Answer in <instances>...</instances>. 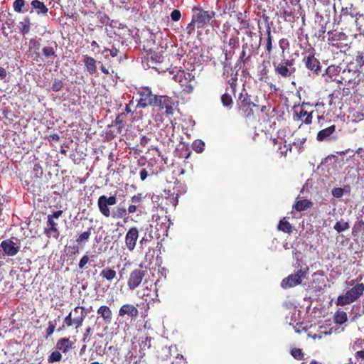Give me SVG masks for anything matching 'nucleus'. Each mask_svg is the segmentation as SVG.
I'll list each match as a JSON object with an SVG mask.
<instances>
[{"mask_svg": "<svg viewBox=\"0 0 364 364\" xmlns=\"http://www.w3.org/2000/svg\"><path fill=\"white\" fill-rule=\"evenodd\" d=\"M195 74V69L191 70L179 69L173 75V78L180 85L183 92L190 94L193 91L196 83Z\"/></svg>", "mask_w": 364, "mask_h": 364, "instance_id": "1", "label": "nucleus"}, {"mask_svg": "<svg viewBox=\"0 0 364 364\" xmlns=\"http://www.w3.org/2000/svg\"><path fill=\"white\" fill-rule=\"evenodd\" d=\"M327 34V42L329 46L343 53L349 50L351 42L344 32L333 30L329 31Z\"/></svg>", "mask_w": 364, "mask_h": 364, "instance_id": "2", "label": "nucleus"}, {"mask_svg": "<svg viewBox=\"0 0 364 364\" xmlns=\"http://www.w3.org/2000/svg\"><path fill=\"white\" fill-rule=\"evenodd\" d=\"M192 13L193 21L196 23L198 28H203L205 26L215 22V12L213 10L205 11L200 6H194Z\"/></svg>", "mask_w": 364, "mask_h": 364, "instance_id": "3", "label": "nucleus"}, {"mask_svg": "<svg viewBox=\"0 0 364 364\" xmlns=\"http://www.w3.org/2000/svg\"><path fill=\"white\" fill-rule=\"evenodd\" d=\"M237 107L241 115L248 119L254 118V107H257L255 103L252 102L250 96L247 94L240 93L237 101Z\"/></svg>", "mask_w": 364, "mask_h": 364, "instance_id": "4", "label": "nucleus"}, {"mask_svg": "<svg viewBox=\"0 0 364 364\" xmlns=\"http://www.w3.org/2000/svg\"><path fill=\"white\" fill-rule=\"evenodd\" d=\"M364 292V284H356L353 287L348 290L345 294L341 295L337 299V305L345 306L357 301Z\"/></svg>", "mask_w": 364, "mask_h": 364, "instance_id": "5", "label": "nucleus"}, {"mask_svg": "<svg viewBox=\"0 0 364 364\" xmlns=\"http://www.w3.org/2000/svg\"><path fill=\"white\" fill-rule=\"evenodd\" d=\"M273 67L275 73L283 78L294 77L296 68L294 67V59H284L281 62L274 61Z\"/></svg>", "mask_w": 364, "mask_h": 364, "instance_id": "6", "label": "nucleus"}, {"mask_svg": "<svg viewBox=\"0 0 364 364\" xmlns=\"http://www.w3.org/2000/svg\"><path fill=\"white\" fill-rule=\"evenodd\" d=\"M309 273V267L301 268L294 274H291L284 278L281 282V287L284 289H289L301 284L302 280L307 277Z\"/></svg>", "mask_w": 364, "mask_h": 364, "instance_id": "7", "label": "nucleus"}, {"mask_svg": "<svg viewBox=\"0 0 364 364\" xmlns=\"http://www.w3.org/2000/svg\"><path fill=\"white\" fill-rule=\"evenodd\" d=\"M223 65V77L225 82L230 85L231 92L235 95L237 86L238 80V71L240 68H236V65L232 66L231 65Z\"/></svg>", "mask_w": 364, "mask_h": 364, "instance_id": "8", "label": "nucleus"}, {"mask_svg": "<svg viewBox=\"0 0 364 364\" xmlns=\"http://www.w3.org/2000/svg\"><path fill=\"white\" fill-rule=\"evenodd\" d=\"M300 0H282L277 6L281 16L287 22H294L296 19L295 9L293 4L299 3Z\"/></svg>", "mask_w": 364, "mask_h": 364, "instance_id": "9", "label": "nucleus"}, {"mask_svg": "<svg viewBox=\"0 0 364 364\" xmlns=\"http://www.w3.org/2000/svg\"><path fill=\"white\" fill-rule=\"evenodd\" d=\"M139 100L137 107L145 108L148 106H155L158 95H154L149 87H141L139 91Z\"/></svg>", "mask_w": 364, "mask_h": 364, "instance_id": "10", "label": "nucleus"}, {"mask_svg": "<svg viewBox=\"0 0 364 364\" xmlns=\"http://www.w3.org/2000/svg\"><path fill=\"white\" fill-rule=\"evenodd\" d=\"M309 105V103L303 102L301 105L294 107V113L296 117V120L301 121L305 124L312 123L314 110H307L306 106Z\"/></svg>", "mask_w": 364, "mask_h": 364, "instance_id": "11", "label": "nucleus"}, {"mask_svg": "<svg viewBox=\"0 0 364 364\" xmlns=\"http://www.w3.org/2000/svg\"><path fill=\"white\" fill-rule=\"evenodd\" d=\"M314 49L311 48L308 55L302 59L305 67L314 73L318 75L321 70L320 61L315 57Z\"/></svg>", "mask_w": 364, "mask_h": 364, "instance_id": "12", "label": "nucleus"}, {"mask_svg": "<svg viewBox=\"0 0 364 364\" xmlns=\"http://www.w3.org/2000/svg\"><path fill=\"white\" fill-rule=\"evenodd\" d=\"M117 203V198L114 196L107 197L103 195L99 197L97 200V205L100 213L105 217H109L111 212L109 205H114Z\"/></svg>", "mask_w": 364, "mask_h": 364, "instance_id": "13", "label": "nucleus"}, {"mask_svg": "<svg viewBox=\"0 0 364 364\" xmlns=\"http://www.w3.org/2000/svg\"><path fill=\"white\" fill-rule=\"evenodd\" d=\"M175 102L168 96L158 95L156 103L154 107H159L160 109H165L166 115H172L174 111Z\"/></svg>", "mask_w": 364, "mask_h": 364, "instance_id": "14", "label": "nucleus"}, {"mask_svg": "<svg viewBox=\"0 0 364 364\" xmlns=\"http://www.w3.org/2000/svg\"><path fill=\"white\" fill-rule=\"evenodd\" d=\"M145 275V271L136 269L131 272L128 281L127 287L130 290H134L141 283Z\"/></svg>", "mask_w": 364, "mask_h": 364, "instance_id": "15", "label": "nucleus"}, {"mask_svg": "<svg viewBox=\"0 0 364 364\" xmlns=\"http://www.w3.org/2000/svg\"><path fill=\"white\" fill-rule=\"evenodd\" d=\"M139 312L137 308L132 304H123L119 309V316H128L132 320L139 316Z\"/></svg>", "mask_w": 364, "mask_h": 364, "instance_id": "16", "label": "nucleus"}, {"mask_svg": "<svg viewBox=\"0 0 364 364\" xmlns=\"http://www.w3.org/2000/svg\"><path fill=\"white\" fill-rule=\"evenodd\" d=\"M0 247L8 256L16 255L20 249V247L16 245V243L11 239L3 240L1 242Z\"/></svg>", "mask_w": 364, "mask_h": 364, "instance_id": "17", "label": "nucleus"}, {"mask_svg": "<svg viewBox=\"0 0 364 364\" xmlns=\"http://www.w3.org/2000/svg\"><path fill=\"white\" fill-rule=\"evenodd\" d=\"M82 324V317H75L74 318H72V311H70L68 316L64 318V324L59 327L57 331H61L65 329V326L67 327H70L73 325L75 326L76 328L81 326Z\"/></svg>", "mask_w": 364, "mask_h": 364, "instance_id": "18", "label": "nucleus"}, {"mask_svg": "<svg viewBox=\"0 0 364 364\" xmlns=\"http://www.w3.org/2000/svg\"><path fill=\"white\" fill-rule=\"evenodd\" d=\"M336 127L333 124L327 128H325L317 133L316 139L318 141H330L331 136L336 132Z\"/></svg>", "mask_w": 364, "mask_h": 364, "instance_id": "19", "label": "nucleus"}, {"mask_svg": "<svg viewBox=\"0 0 364 364\" xmlns=\"http://www.w3.org/2000/svg\"><path fill=\"white\" fill-rule=\"evenodd\" d=\"M97 60L88 55H83V63L86 68L87 72L90 75H93L95 73H97Z\"/></svg>", "mask_w": 364, "mask_h": 364, "instance_id": "20", "label": "nucleus"}, {"mask_svg": "<svg viewBox=\"0 0 364 364\" xmlns=\"http://www.w3.org/2000/svg\"><path fill=\"white\" fill-rule=\"evenodd\" d=\"M97 313L100 317L102 318L103 321L106 324H109L112 320V312L111 309L106 305L100 306L97 310Z\"/></svg>", "mask_w": 364, "mask_h": 364, "instance_id": "21", "label": "nucleus"}, {"mask_svg": "<svg viewBox=\"0 0 364 364\" xmlns=\"http://www.w3.org/2000/svg\"><path fill=\"white\" fill-rule=\"evenodd\" d=\"M31 5L32 6V10L30 11V14L33 12V9L36 10V14L38 16H47L48 9L45 5V4L39 0H33L31 2Z\"/></svg>", "mask_w": 364, "mask_h": 364, "instance_id": "22", "label": "nucleus"}, {"mask_svg": "<svg viewBox=\"0 0 364 364\" xmlns=\"http://www.w3.org/2000/svg\"><path fill=\"white\" fill-rule=\"evenodd\" d=\"M138 229H129L126 235V245L129 250H134L138 238Z\"/></svg>", "mask_w": 364, "mask_h": 364, "instance_id": "23", "label": "nucleus"}, {"mask_svg": "<svg viewBox=\"0 0 364 364\" xmlns=\"http://www.w3.org/2000/svg\"><path fill=\"white\" fill-rule=\"evenodd\" d=\"M356 75V73L350 69H344L341 75V83L344 84H355L354 82L355 76Z\"/></svg>", "mask_w": 364, "mask_h": 364, "instance_id": "24", "label": "nucleus"}, {"mask_svg": "<svg viewBox=\"0 0 364 364\" xmlns=\"http://www.w3.org/2000/svg\"><path fill=\"white\" fill-rule=\"evenodd\" d=\"M73 344L69 338H61L57 341L56 348L63 353H67L73 348Z\"/></svg>", "mask_w": 364, "mask_h": 364, "instance_id": "25", "label": "nucleus"}, {"mask_svg": "<svg viewBox=\"0 0 364 364\" xmlns=\"http://www.w3.org/2000/svg\"><path fill=\"white\" fill-rule=\"evenodd\" d=\"M314 203L311 200L308 199H303L296 200L295 203L293 205V209L296 211L301 212L306 210L309 208H311Z\"/></svg>", "mask_w": 364, "mask_h": 364, "instance_id": "26", "label": "nucleus"}, {"mask_svg": "<svg viewBox=\"0 0 364 364\" xmlns=\"http://www.w3.org/2000/svg\"><path fill=\"white\" fill-rule=\"evenodd\" d=\"M266 44H265V51L266 54L270 55L272 53L273 46H272V31L271 27L269 23L267 25L266 28Z\"/></svg>", "mask_w": 364, "mask_h": 364, "instance_id": "27", "label": "nucleus"}, {"mask_svg": "<svg viewBox=\"0 0 364 364\" xmlns=\"http://www.w3.org/2000/svg\"><path fill=\"white\" fill-rule=\"evenodd\" d=\"M226 91H228V88L226 89ZM220 101L223 106L228 109H231L232 108L234 104L233 99L232 95L228 92L221 95Z\"/></svg>", "mask_w": 364, "mask_h": 364, "instance_id": "28", "label": "nucleus"}, {"mask_svg": "<svg viewBox=\"0 0 364 364\" xmlns=\"http://www.w3.org/2000/svg\"><path fill=\"white\" fill-rule=\"evenodd\" d=\"M57 43L54 42V47L51 46H45L42 48V53L43 55L46 58L48 59L50 58H55L57 57L56 55V48H57Z\"/></svg>", "mask_w": 364, "mask_h": 364, "instance_id": "29", "label": "nucleus"}, {"mask_svg": "<svg viewBox=\"0 0 364 364\" xmlns=\"http://www.w3.org/2000/svg\"><path fill=\"white\" fill-rule=\"evenodd\" d=\"M252 56L248 55V54L243 51V50H241L238 59L235 65H236V68H241L242 65L245 66L246 64H247L252 58Z\"/></svg>", "mask_w": 364, "mask_h": 364, "instance_id": "30", "label": "nucleus"}, {"mask_svg": "<svg viewBox=\"0 0 364 364\" xmlns=\"http://www.w3.org/2000/svg\"><path fill=\"white\" fill-rule=\"evenodd\" d=\"M259 45L253 44L252 43H243L242 46V50L245 51L248 55L253 56L256 54L257 50L259 48Z\"/></svg>", "mask_w": 364, "mask_h": 364, "instance_id": "31", "label": "nucleus"}, {"mask_svg": "<svg viewBox=\"0 0 364 364\" xmlns=\"http://www.w3.org/2000/svg\"><path fill=\"white\" fill-rule=\"evenodd\" d=\"M168 229H151L149 235L151 238L155 237L156 240L162 242L164 240V237L167 236V232Z\"/></svg>", "mask_w": 364, "mask_h": 364, "instance_id": "32", "label": "nucleus"}, {"mask_svg": "<svg viewBox=\"0 0 364 364\" xmlns=\"http://www.w3.org/2000/svg\"><path fill=\"white\" fill-rule=\"evenodd\" d=\"M222 50L225 56V60L222 62V65H231L230 60L233 58L235 53V50L226 46H224Z\"/></svg>", "mask_w": 364, "mask_h": 364, "instance_id": "33", "label": "nucleus"}, {"mask_svg": "<svg viewBox=\"0 0 364 364\" xmlns=\"http://www.w3.org/2000/svg\"><path fill=\"white\" fill-rule=\"evenodd\" d=\"M100 276L107 281H112L113 279L116 278L117 272L112 269L106 267L101 271Z\"/></svg>", "mask_w": 364, "mask_h": 364, "instance_id": "34", "label": "nucleus"}, {"mask_svg": "<svg viewBox=\"0 0 364 364\" xmlns=\"http://www.w3.org/2000/svg\"><path fill=\"white\" fill-rule=\"evenodd\" d=\"M20 25H21L20 33L23 36H25L30 32L31 23V19L29 17H28V16L25 17L23 18V21L20 22Z\"/></svg>", "mask_w": 364, "mask_h": 364, "instance_id": "35", "label": "nucleus"}, {"mask_svg": "<svg viewBox=\"0 0 364 364\" xmlns=\"http://www.w3.org/2000/svg\"><path fill=\"white\" fill-rule=\"evenodd\" d=\"M178 202V193H168V196L166 197V204L171 205L172 208H176Z\"/></svg>", "mask_w": 364, "mask_h": 364, "instance_id": "36", "label": "nucleus"}, {"mask_svg": "<svg viewBox=\"0 0 364 364\" xmlns=\"http://www.w3.org/2000/svg\"><path fill=\"white\" fill-rule=\"evenodd\" d=\"M347 314L343 311H338L334 315V321L337 324H343L347 321Z\"/></svg>", "mask_w": 364, "mask_h": 364, "instance_id": "37", "label": "nucleus"}, {"mask_svg": "<svg viewBox=\"0 0 364 364\" xmlns=\"http://www.w3.org/2000/svg\"><path fill=\"white\" fill-rule=\"evenodd\" d=\"M62 210H57L55 211L52 215H49L48 216V222L50 225V228H55L58 225V223L55 221V220H58L59 218L62 215Z\"/></svg>", "mask_w": 364, "mask_h": 364, "instance_id": "38", "label": "nucleus"}, {"mask_svg": "<svg viewBox=\"0 0 364 364\" xmlns=\"http://www.w3.org/2000/svg\"><path fill=\"white\" fill-rule=\"evenodd\" d=\"M60 316H58V318H55V320L50 321L48 322V328L46 330V338H48L53 334L55 327H56V325H57V321L60 320Z\"/></svg>", "mask_w": 364, "mask_h": 364, "instance_id": "39", "label": "nucleus"}, {"mask_svg": "<svg viewBox=\"0 0 364 364\" xmlns=\"http://www.w3.org/2000/svg\"><path fill=\"white\" fill-rule=\"evenodd\" d=\"M26 5L25 0H15L13 2V9L15 12L21 14L26 11L27 10H23V7Z\"/></svg>", "mask_w": 364, "mask_h": 364, "instance_id": "40", "label": "nucleus"}, {"mask_svg": "<svg viewBox=\"0 0 364 364\" xmlns=\"http://www.w3.org/2000/svg\"><path fill=\"white\" fill-rule=\"evenodd\" d=\"M40 48L41 43L39 40L36 39V38H32L29 40L28 53L39 50Z\"/></svg>", "mask_w": 364, "mask_h": 364, "instance_id": "41", "label": "nucleus"}, {"mask_svg": "<svg viewBox=\"0 0 364 364\" xmlns=\"http://www.w3.org/2000/svg\"><path fill=\"white\" fill-rule=\"evenodd\" d=\"M239 46H240L239 38L235 36H232L228 40L227 47L229 48L235 50V49L238 48Z\"/></svg>", "mask_w": 364, "mask_h": 364, "instance_id": "42", "label": "nucleus"}, {"mask_svg": "<svg viewBox=\"0 0 364 364\" xmlns=\"http://www.w3.org/2000/svg\"><path fill=\"white\" fill-rule=\"evenodd\" d=\"M114 124L118 126V131L120 132L125 126V113L119 114L114 120Z\"/></svg>", "mask_w": 364, "mask_h": 364, "instance_id": "43", "label": "nucleus"}, {"mask_svg": "<svg viewBox=\"0 0 364 364\" xmlns=\"http://www.w3.org/2000/svg\"><path fill=\"white\" fill-rule=\"evenodd\" d=\"M127 215V209L125 208L118 207L115 210L113 211L112 216L116 218H126Z\"/></svg>", "mask_w": 364, "mask_h": 364, "instance_id": "44", "label": "nucleus"}, {"mask_svg": "<svg viewBox=\"0 0 364 364\" xmlns=\"http://www.w3.org/2000/svg\"><path fill=\"white\" fill-rule=\"evenodd\" d=\"M291 355L297 360H302L304 359V354L301 348H292L291 350Z\"/></svg>", "mask_w": 364, "mask_h": 364, "instance_id": "45", "label": "nucleus"}, {"mask_svg": "<svg viewBox=\"0 0 364 364\" xmlns=\"http://www.w3.org/2000/svg\"><path fill=\"white\" fill-rule=\"evenodd\" d=\"M193 149L197 153H201L204 150L205 143L200 139L195 140L193 143Z\"/></svg>", "mask_w": 364, "mask_h": 364, "instance_id": "46", "label": "nucleus"}, {"mask_svg": "<svg viewBox=\"0 0 364 364\" xmlns=\"http://www.w3.org/2000/svg\"><path fill=\"white\" fill-rule=\"evenodd\" d=\"M343 21H354L357 26L359 25V18H356V19H354V17L353 15L348 14V12H345L342 14L340 16V21H338V23L342 22Z\"/></svg>", "mask_w": 364, "mask_h": 364, "instance_id": "47", "label": "nucleus"}, {"mask_svg": "<svg viewBox=\"0 0 364 364\" xmlns=\"http://www.w3.org/2000/svg\"><path fill=\"white\" fill-rule=\"evenodd\" d=\"M79 250L80 248L77 245L69 246L67 247L65 249L66 254L69 257H74L76 254L79 252Z\"/></svg>", "mask_w": 364, "mask_h": 364, "instance_id": "48", "label": "nucleus"}, {"mask_svg": "<svg viewBox=\"0 0 364 364\" xmlns=\"http://www.w3.org/2000/svg\"><path fill=\"white\" fill-rule=\"evenodd\" d=\"M62 359V355L58 350H55L51 353L48 358L49 363L58 362Z\"/></svg>", "mask_w": 364, "mask_h": 364, "instance_id": "49", "label": "nucleus"}, {"mask_svg": "<svg viewBox=\"0 0 364 364\" xmlns=\"http://www.w3.org/2000/svg\"><path fill=\"white\" fill-rule=\"evenodd\" d=\"M278 150L280 151V155L281 156H284L286 157L287 155V153L289 151L291 152V144H289L288 146H287L286 144H284L283 146V149H282V143H279V145L278 146Z\"/></svg>", "mask_w": 364, "mask_h": 364, "instance_id": "50", "label": "nucleus"}, {"mask_svg": "<svg viewBox=\"0 0 364 364\" xmlns=\"http://www.w3.org/2000/svg\"><path fill=\"white\" fill-rule=\"evenodd\" d=\"M63 81L60 79H55L52 84L51 90L53 92H58L63 88Z\"/></svg>", "mask_w": 364, "mask_h": 364, "instance_id": "51", "label": "nucleus"}, {"mask_svg": "<svg viewBox=\"0 0 364 364\" xmlns=\"http://www.w3.org/2000/svg\"><path fill=\"white\" fill-rule=\"evenodd\" d=\"M90 231H85L84 232H82V234H80L79 235V237H77V239L76 240V241L79 243V244H82V243H85L90 236Z\"/></svg>", "mask_w": 364, "mask_h": 364, "instance_id": "52", "label": "nucleus"}, {"mask_svg": "<svg viewBox=\"0 0 364 364\" xmlns=\"http://www.w3.org/2000/svg\"><path fill=\"white\" fill-rule=\"evenodd\" d=\"M144 198H145V196H144L142 193H138L132 197L131 201L134 205L139 206Z\"/></svg>", "mask_w": 364, "mask_h": 364, "instance_id": "53", "label": "nucleus"}, {"mask_svg": "<svg viewBox=\"0 0 364 364\" xmlns=\"http://www.w3.org/2000/svg\"><path fill=\"white\" fill-rule=\"evenodd\" d=\"M150 59L155 63H161L163 61V56L159 53L154 52L150 53Z\"/></svg>", "mask_w": 364, "mask_h": 364, "instance_id": "54", "label": "nucleus"}, {"mask_svg": "<svg viewBox=\"0 0 364 364\" xmlns=\"http://www.w3.org/2000/svg\"><path fill=\"white\" fill-rule=\"evenodd\" d=\"M355 60L358 66L362 67L364 65V51L358 52Z\"/></svg>", "mask_w": 364, "mask_h": 364, "instance_id": "55", "label": "nucleus"}, {"mask_svg": "<svg viewBox=\"0 0 364 364\" xmlns=\"http://www.w3.org/2000/svg\"><path fill=\"white\" fill-rule=\"evenodd\" d=\"M344 189L342 188H334L332 190V195L336 198H340L343 196Z\"/></svg>", "mask_w": 364, "mask_h": 364, "instance_id": "56", "label": "nucleus"}, {"mask_svg": "<svg viewBox=\"0 0 364 364\" xmlns=\"http://www.w3.org/2000/svg\"><path fill=\"white\" fill-rule=\"evenodd\" d=\"M170 16L173 21H178L181 18V13L179 10L174 9L171 13Z\"/></svg>", "mask_w": 364, "mask_h": 364, "instance_id": "57", "label": "nucleus"}, {"mask_svg": "<svg viewBox=\"0 0 364 364\" xmlns=\"http://www.w3.org/2000/svg\"><path fill=\"white\" fill-rule=\"evenodd\" d=\"M89 261H90V257L87 255H83L79 262L78 268L80 269H83L85 267V265L88 263Z\"/></svg>", "mask_w": 364, "mask_h": 364, "instance_id": "58", "label": "nucleus"}, {"mask_svg": "<svg viewBox=\"0 0 364 364\" xmlns=\"http://www.w3.org/2000/svg\"><path fill=\"white\" fill-rule=\"evenodd\" d=\"M355 358L359 362V364H364V350L355 352Z\"/></svg>", "mask_w": 364, "mask_h": 364, "instance_id": "59", "label": "nucleus"}, {"mask_svg": "<svg viewBox=\"0 0 364 364\" xmlns=\"http://www.w3.org/2000/svg\"><path fill=\"white\" fill-rule=\"evenodd\" d=\"M107 52L109 53V55L111 57L114 58V57L117 56V55L119 53V50L114 47H112L111 49L105 48L103 53H107Z\"/></svg>", "mask_w": 364, "mask_h": 364, "instance_id": "60", "label": "nucleus"}, {"mask_svg": "<svg viewBox=\"0 0 364 364\" xmlns=\"http://www.w3.org/2000/svg\"><path fill=\"white\" fill-rule=\"evenodd\" d=\"M44 233L48 237H58V229H44Z\"/></svg>", "mask_w": 364, "mask_h": 364, "instance_id": "61", "label": "nucleus"}, {"mask_svg": "<svg viewBox=\"0 0 364 364\" xmlns=\"http://www.w3.org/2000/svg\"><path fill=\"white\" fill-rule=\"evenodd\" d=\"M196 25V23H193V19L191 20V22L188 24L186 27V32L188 35H191L193 31H195V26Z\"/></svg>", "mask_w": 364, "mask_h": 364, "instance_id": "62", "label": "nucleus"}, {"mask_svg": "<svg viewBox=\"0 0 364 364\" xmlns=\"http://www.w3.org/2000/svg\"><path fill=\"white\" fill-rule=\"evenodd\" d=\"M91 332H92L91 327H90V326L87 327L85 329V332L83 335V338H82V341L84 343H87L89 341V336L91 334Z\"/></svg>", "mask_w": 364, "mask_h": 364, "instance_id": "63", "label": "nucleus"}, {"mask_svg": "<svg viewBox=\"0 0 364 364\" xmlns=\"http://www.w3.org/2000/svg\"><path fill=\"white\" fill-rule=\"evenodd\" d=\"M33 171L35 173L36 176L42 175L43 171L41 166L39 164H35L33 166Z\"/></svg>", "mask_w": 364, "mask_h": 364, "instance_id": "64", "label": "nucleus"}]
</instances>
